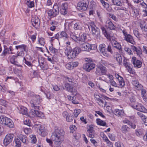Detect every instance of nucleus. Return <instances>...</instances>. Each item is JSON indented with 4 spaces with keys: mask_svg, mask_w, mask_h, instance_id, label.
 <instances>
[{
    "mask_svg": "<svg viewBox=\"0 0 147 147\" xmlns=\"http://www.w3.org/2000/svg\"><path fill=\"white\" fill-rule=\"evenodd\" d=\"M89 2L88 0H83L79 2L77 4V8L80 11H84L86 10Z\"/></svg>",
    "mask_w": 147,
    "mask_h": 147,
    "instance_id": "7",
    "label": "nucleus"
},
{
    "mask_svg": "<svg viewBox=\"0 0 147 147\" xmlns=\"http://www.w3.org/2000/svg\"><path fill=\"white\" fill-rule=\"evenodd\" d=\"M121 129L123 133H126L129 131L130 128L126 125H123L121 127Z\"/></svg>",
    "mask_w": 147,
    "mask_h": 147,
    "instance_id": "32",
    "label": "nucleus"
},
{
    "mask_svg": "<svg viewBox=\"0 0 147 147\" xmlns=\"http://www.w3.org/2000/svg\"><path fill=\"white\" fill-rule=\"evenodd\" d=\"M96 121L98 125L103 126H107V125L106 122L100 119H97Z\"/></svg>",
    "mask_w": 147,
    "mask_h": 147,
    "instance_id": "31",
    "label": "nucleus"
},
{
    "mask_svg": "<svg viewBox=\"0 0 147 147\" xmlns=\"http://www.w3.org/2000/svg\"><path fill=\"white\" fill-rule=\"evenodd\" d=\"M55 39H57L59 41L63 39V38L62 36V35L60 33H58L56 34L55 35Z\"/></svg>",
    "mask_w": 147,
    "mask_h": 147,
    "instance_id": "48",
    "label": "nucleus"
},
{
    "mask_svg": "<svg viewBox=\"0 0 147 147\" xmlns=\"http://www.w3.org/2000/svg\"><path fill=\"white\" fill-rule=\"evenodd\" d=\"M31 139V142L32 144H35L37 141L36 136L34 135H31L30 136Z\"/></svg>",
    "mask_w": 147,
    "mask_h": 147,
    "instance_id": "43",
    "label": "nucleus"
},
{
    "mask_svg": "<svg viewBox=\"0 0 147 147\" xmlns=\"http://www.w3.org/2000/svg\"><path fill=\"white\" fill-rule=\"evenodd\" d=\"M3 125H6L10 128H13L14 126V124L12 121L7 117Z\"/></svg>",
    "mask_w": 147,
    "mask_h": 147,
    "instance_id": "18",
    "label": "nucleus"
},
{
    "mask_svg": "<svg viewBox=\"0 0 147 147\" xmlns=\"http://www.w3.org/2000/svg\"><path fill=\"white\" fill-rule=\"evenodd\" d=\"M143 131L141 130H136V134L138 136H140L143 134Z\"/></svg>",
    "mask_w": 147,
    "mask_h": 147,
    "instance_id": "54",
    "label": "nucleus"
},
{
    "mask_svg": "<svg viewBox=\"0 0 147 147\" xmlns=\"http://www.w3.org/2000/svg\"><path fill=\"white\" fill-rule=\"evenodd\" d=\"M131 49L139 55L141 54V50L139 47H136L134 46H131Z\"/></svg>",
    "mask_w": 147,
    "mask_h": 147,
    "instance_id": "28",
    "label": "nucleus"
},
{
    "mask_svg": "<svg viewBox=\"0 0 147 147\" xmlns=\"http://www.w3.org/2000/svg\"><path fill=\"white\" fill-rule=\"evenodd\" d=\"M137 115L140 117L142 119V120L144 119L146 116L144 115L142 113L140 112H138L137 113Z\"/></svg>",
    "mask_w": 147,
    "mask_h": 147,
    "instance_id": "53",
    "label": "nucleus"
},
{
    "mask_svg": "<svg viewBox=\"0 0 147 147\" xmlns=\"http://www.w3.org/2000/svg\"><path fill=\"white\" fill-rule=\"evenodd\" d=\"M38 42L41 46H44L45 44V40L44 38H41L39 39Z\"/></svg>",
    "mask_w": 147,
    "mask_h": 147,
    "instance_id": "47",
    "label": "nucleus"
},
{
    "mask_svg": "<svg viewBox=\"0 0 147 147\" xmlns=\"http://www.w3.org/2000/svg\"><path fill=\"white\" fill-rule=\"evenodd\" d=\"M14 135L13 134H8L5 137L3 140V144L5 146H7L11 142L14 137Z\"/></svg>",
    "mask_w": 147,
    "mask_h": 147,
    "instance_id": "9",
    "label": "nucleus"
},
{
    "mask_svg": "<svg viewBox=\"0 0 147 147\" xmlns=\"http://www.w3.org/2000/svg\"><path fill=\"white\" fill-rule=\"evenodd\" d=\"M131 83L134 88L137 90H141L143 88V86L137 80H133Z\"/></svg>",
    "mask_w": 147,
    "mask_h": 147,
    "instance_id": "15",
    "label": "nucleus"
},
{
    "mask_svg": "<svg viewBox=\"0 0 147 147\" xmlns=\"http://www.w3.org/2000/svg\"><path fill=\"white\" fill-rule=\"evenodd\" d=\"M20 113L26 115H28V111L27 109L24 106H21L20 108Z\"/></svg>",
    "mask_w": 147,
    "mask_h": 147,
    "instance_id": "27",
    "label": "nucleus"
},
{
    "mask_svg": "<svg viewBox=\"0 0 147 147\" xmlns=\"http://www.w3.org/2000/svg\"><path fill=\"white\" fill-rule=\"evenodd\" d=\"M106 45L104 44H100L99 46V49L100 52L101 51H103L105 49Z\"/></svg>",
    "mask_w": 147,
    "mask_h": 147,
    "instance_id": "52",
    "label": "nucleus"
},
{
    "mask_svg": "<svg viewBox=\"0 0 147 147\" xmlns=\"http://www.w3.org/2000/svg\"><path fill=\"white\" fill-rule=\"evenodd\" d=\"M70 43L71 42L69 41L66 42V48L65 51V54L69 59L75 58L81 51L80 48L78 47L72 49L70 46Z\"/></svg>",
    "mask_w": 147,
    "mask_h": 147,
    "instance_id": "1",
    "label": "nucleus"
},
{
    "mask_svg": "<svg viewBox=\"0 0 147 147\" xmlns=\"http://www.w3.org/2000/svg\"><path fill=\"white\" fill-rule=\"evenodd\" d=\"M6 117L4 116H0V123L3 125Z\"/></svg>",
    "mask_w": 147,
    "mask_h": 147,
    "instance_id": "55",
    "label": "nucleus"
},
{
    "mask_svg": "<svg viewBox=\"0 0 147 147\" xmlns=\"http://www.w3.org/2000/svg\"><path fill=\"white\" fill-rule=\"evenodd\" d=\"M115 76L118 80V85L121 87L124 86L125 85V83L123 78L117 74H115Z\"/></svg>",
    "mask_w": 147,
    "mask_h": 147,
    "instance_id": "19",
    "label": "nucleus"
},
{
    "mask_svg": "<svg viewBox=\"0 0 147 147\" xmlns=\"http://www.w3.org/2000/svg\"><path fill=\"white\" fill-rule=\"evenodd\" d=\"M124 50L129 55H132V52L131 51V49L129 47L126 46H125L124 47Z\"/></svg>",
    "mask_w": 147,
    "mask_h": 147,
    "instance_id": "40",
    "label": "nucleus"
},
{
    "mask_svg": "<svg viewBox=\"0 0 147 147\" xmlns=\"http://www.w3.org/2000/svg\"><path fill=\"white\" fill-rule=\"evenodd\" d=\"M29 115L32 117L37 116L38 117H42L43 115L41 112H40L39 111H36L34 109L31 110L29 113Z\"/></svg>",
    "mask_w": 147,
    "mask_h": 147,
    "instance_id": "14",
    "label": "nucleus"
},
{
    "mask_svg": "<svg viewBox=\"0 0 147 147\" xmlns=\"http://www.w3.org/2000/svg\"><path fill=\"white\" fill-rule=\"evenodd\" d=\"M63 38V39H67L68 38V35L66 33L65 31H62L60 32Z\"/></svg>",
    "mask_w": 147,
    "mask_h": 147,
    "instance_id": "59",
    "label": "nucleus"
},
{
    "mask_svg": "<svg viewBox=\"0 0 147 147\" xmlns=\"http://www.w3.org/2000/svg\"><path fill=\"white\" fill-rule=\"evenodd\" d=\"M39 65L41 68L43 70H47L48 68V66L43 62L40 63L39 61Z\"/></svg>",
    "mask_w": 147,
    "mask_h": 147,
    "instance_id": "37",
    "label": "nucleus"
},
{
    "mask_svg": "<svg viewBox=\"0 0 147 147\" xmlns=\"http://www.w3.org/2000/svg\"><path fill=\"white\" fill-rule=\"evenodd\" d=\"M65 132L63 130L60 128H56L55 131L52 134L51 139L54 142H61L63 141Z\"/></svg>",
    "mask_w": 147,
    "mask_h": 147,
    "instance_id": "2",
    "label": "nucleus"
},
{
    "mask_svg": "<svg viewBox=\"0 0 147 147\" xmlns=\"http://www.w3.org/2000/svg\"><path fill=\"white\" fill-rule=\"evenodd\" d=\"M125 40L128 42H129L133 44L134 42V41L132 36L129 34L126 35L124 37Z\"/></svg>",
    "mask_w": 147,
    "mask_h": 147,
    "instance_id": "25",
    "label": "nucleus"
},
{
    "mask_svg": "<svg viewBox=\"0 0 147 147\" xmlns=\"http://www.w3.org/2000/svg\"><path fill=\"white\" fill-rule=\"evenodd\" d=\"M27 96L28 97L31 98H32L34 96H38L37 95H35L33 92L29 91L27 94Z\"/></svg>",
    "mask_w": 147,
    "mask_h": 147,
    "instance_id": "61",
    "label": "nucleus"
},
{
    "mask_svg": "<svg viewBox=\"0 0 147 147\" xmlns=\"http://www.w3.org/2000/svg\"><path fill=\"white\" fill-rule=\"evenodd\" d=\"M24 124L27 125L28 126L30 125V121L28 119H24Z\"/></svg>",
    "mask_w": 147,
    "mask_h": 147,
    "instance_id": "64",
    "label": "nucleus"
},
{
    "mask_svg": "<svg viewBox=\"0 0 147 147\" xmlns=\"http://www.w3.org/2000/svg\"><path fill=\"white\" fill-rule=\"evenodd\" d=\"M65 87L66 88V90L69 92L71 91V88H72V87L70 85V84L67 83L65 84Z\"/></svg>",
    "mask_w": 147,
    "mask_h": 147,
    "instance_id": "50",
    "label": "nucleus"
},
{
    "mask_svg": "<svg viewBox=\"0 0 147 147\" xmlns=\"http://www.w3.org/2000/svg\"><path fill=\"white\" fill-rule=\"evenodd\" d=\"M12 47H11L10 46L9 48H5L3 51L1 55V56L3 57H4L7 54H9L10 51L11 52L10 53L11 54H13V53L12 52Z\"/></svg>",
    "mask_w": 147,
    "mask_h": 147,
    "instance_id": "21",
    "label": "nucleus"
},
{
    "mask_svg": "<svg viewBox=\"0 0 147 147\" xmlns=\"http://www.w3.org/2000/svg\"><path fill=\"white\" fill-rule=\"evenodd\" d=\"M16 49L17 50H19L21 51L27 52L28 51V48L27 46L25 45H21L16 46Z\"/></svg>",
    "mask_w": 147,
    "mask_h": 147,
    "instance_id": "22",
    "label": "nucleus"
},
{
    "mask_svg": "<svg viewBox=\"0 0 147 147\" xmlns=\"http://www.w3.org/2000/svg\"><path fill=\"white\" fill-rule=\"evenodd\" d=\"M101 53L103 56L106 57H108L109 55V54L108 53L106 49L103 51L100 52Z\"/></svg>",
    "mask_w": 147,
    "mask_h": 147,
    "instance_id": "58",
    "label": "nucleus"
},
{
    "mask_svg": "<svg viewBox=\"0 0 147 147\" xmlns=\"http://www.w3.org/2000/svg\"><path fill=\"white\" fill-rule=\"evenodd\" d=\"M39 133L40 135L42 136H45L47 135V132L45 129L39 131Z\"/></svg>",
    "mask_w": 147,
    "mask_h": 147,
    "instance_id": "62",
    "label": "nucleus"
},
{
    "mask_svg": "<svg viewBox=\"0 0 147 147\" xmlns=\"http://www.w3.org/2000/svg\"><path fill=\"white\" fill-rule=\"evenodd\" d=\"M108 73V69L103 65H97L96 68L95 74L98 76L107 75Z\"/></svg>",
    "mask_w": 147,
    "mask_h": 147,
    "instance_id": "4",
    "label": "nucleus"
},
{
    "mask_svg": "<svg viewBox=\"0 0 147 147\" xmlns=\"http://www.w3.org/2000/svg\"><path fill=\"white\" fill-rule=\"evenodd\" d=\"M109 28L111 30H114L115 29V26L113 23L109 21L108 22Z\"/></svg>",
    "mask_w": 147,
    "mask_h": 147,
    "instance_id": "49",
    "label": "nucleus"
},
{
    "mask_svg": "<svg viewBox=\"0 0 147 147\" xmlns=\"http://www.w3.org/2000/svg\"><path fill=\"white\" fill-rule=\"evenodd\" d=\"M100 2L103 6L106 9H107L109 7V4L108 3L105 2L104 0H100Z\"/></svg>",
    "mask_w": 147,
    "mask_h": 147,
    "instance_id": "46",
    "label": "nucleus"
},
{
    "mask_svg": "<svg viewBox=\"0 0 147 147\" xmlns=\"http://www.w3.org/2000/svg\"><path fill=\"white\" fill-rule=\"evenodd\" d=\"M134 35L138 38L139 39L141 37L142 34H140L137 29L134 30L133 31Z\"/></svg>",
    "mask_w": 147,
    "mask_h": 147,
    "instance_id": "44",
    "label": "nucleus"
},
{
    "mask_svg": "<svg viewBox=\"0 0 147 147\" xmlns=\"http://www.w3.org/2000/svg\"><path fill=\"white\" fill-rule=\"evenodd\" d=\"M78 64V62H70L67 63L65 65V67L67 69L70 70L73 69L74 67L77 66Z\"/></svg>",
    "mask_w": 147,
    "mask_h": 147,
    "instance_id": "17",
    "label": "nucleus"
},
{
    "mask_svg": "<svg viewBox=\"0 0 147 147\" xmlns=\"http://www.w3.org/2000/svg\"><path fill=\"white\" fill-rule=\"evenodd\" d=\"M130 100L131 102L130 104L131 106L132 107V105L134 104H135L136 102H137L136 101V100L135 98L134 97H131L130 98Z\"/></svg>",
    "mask_w": 147,
    "mask_h": 147,
    "instance_id": "63",
    "label": "nucleus"
},
{
    "mask_svg": "<svg viewBox=\"0 0 147 147\" xmlns=\"http://www.w3.org/2000/svg\"><path fill=\"white\" fill-rule=\"evenodd\" d=\"M16 57L14 55L9 56L10 61L11 63L16 65L17 62L15 61V59Z\"/></svg>",
    "mask_w": 147,
    "mask_h": 147,
    "instance_id": "39",
    "label": "nucleus"
},
{
    "mask_svg": "<svg viewBox=\"0 0 147 147\" xmlns=\"http://www.w3.org/2000/svg\"><path fill=\"white\" fill-rule=\"evenodd\" d=\"M71 38L74 41L77 42H78V37L76 35L72 34L71 35Z\"/></svg>",
    "mask_w": 147,
    "mask_h": 147,
    "instance_id": "56",
    "label": "nucleus"
},
{
    "mask_svg": "<svg viewBox=\"0 0 147 147\" xmlns=\"http://www.w3.org/2000/svg\"><path fill=\"white\" fill-rule=\"evenodd\" d=\"M112 1L114 5L119 6L121 5V0H112Z\"/></svg>",
    "mask_w": 147,
    "mask_h": 147,
    "instance_id": "42",
    "label": "nucleus"
},
{
    "mask_svg": "<svg viewBox=\"0 0 147 147\" xmlns=\"http://www.w3.org/2000/svg\"><path fill=\"white\" fill-rule=\"evenodd\" d=\"M116 60L119 64H121L122 59L121 56L120 54L118 53L116 54Z\"/></svg>",
    "mask_w": 147,
    "mask_h": 147,
    "instance_id": "36",
    "label": "nucleus"
},
{
    "mask_svg": "<svg viewBox=\"0 0 147 147\" xmlns=\"http://www.w3.org/2000/svg\"><path fill=\"white\" fill-rule=\"evenodd\" d=\"M92 45L88 43H85L81 45V51H89L92 50Z\"/></svg>",
    "mask_w": 147,
    "mask_h": 147,
    "instance_id": "12",
    "label": "nucleus"
},
{
    "mask_svg": "<svg viewBox=\"0 0 147 147\" xmlns=\"http://www.w3.org/2000/svg\"><path fill=\"white\" fill-rule=\"evenodd\" d=\"M88 26L90 30L91 29L92 34L93 36L95 37L100 36V31L99 29L96 26L94 22H91Z\"/></svg>",
    "mask_w": 147,
    "mask_h": 147,
    "instance_id": "5",
    "label": "nucleus"
},
{
    "mask_svg": "<svg viewBox=\"0 0 147 147\" xmlns=\"http://www.w3.org/2000/svg\"><path fill=\"white\" fill-rule=\"evenodd\" d=\"M132 11L134 13V16H137L139 14V10L138 9L136 8L133 9Z\"/></svg>",
    "mask_w": 147,
    "mask_h": 147,
    "instance_id": "51",
    "label": "nucleus"
},
{
    "mask_svg": "<svg viewBox=\"0 0 147 147\" xmlns=\"http://www.w3.org/2000/svg\"><path fill=\"white\" fill-rule=\"evenodd\" d=\"M89 36V35L86 33H80L79 35V37H78V42L88 41L89 40L88 38Z\"/></svg>",
    "mask_w": 147,
    "mask_h": 147,
    "instance_id": "10",
    "label": "nucleus"
},
{
    "mask_svg": "<svg viewBox=\"0 0 147 147\" xmlns=\"http://www.w3.org/2000/svg\"><path fill=\"white\" fill-rule=\"evenodd\" d=\"M113 46L118 50L120 53L122 52L121 46L120 43L116 40L111 41Z\"/></svg>",
    "mask_w": 147,
    "mask_h": 147,
    "instance_id": "20",
    "label": "nucleus"
},
{
    "mask_svg": "<svg viewBox=\"0 0 147 147\" xmlns=\"http://www.w3.org/2000/svg\"><path fill=\"white\" fill-rule=\"evenodd\" d=\"M19 139L23 143L28 144V140L25 135H20L19 136Z\"/></svg>",
    "mask_w": 147,
    "mask_h": 147,
    "instance_id": "29",
    "label": "nucleus"
},
{
    "mask_svg": "<svg viewBox=\"0 0 147 147\" xmlns=\"http://www.w3.org/2000/svg\"><path fill=\"white\" fill-rule=\"evenodd\" d=\"M116 115L119 116H121L123 115L124 114L123 111L122 110H119L116 109L115 110Z\"/></svg>",
    "mask_w": 147,
    "mask_h": 147,
    "instance_id": "34",
    "label": "nucleus"
},
{
    "mask_svg": "<svg viewBox=\"0 0 147 147\" xmlns=\"http://www.w3.org/2000/svg\"><path fill=\"white\" fill-rule=\"evenodd\" d=\"M46 12H47L48 16L51 18L55 17L59 14V7L57 5H54L53 9L47 10Z\"/></svg>",
    "mask_w": 147,
    "mask_h": 147,
    "instance_id": "6",
    "label": "nucleus"
},
{
    "mask_svg": "<svg viewBox=\"0 0 147 147\" xmlns=\"http://www.w3.org/2000/svg\"><path fill=\"white\" fill-rule=\"evenodd\" d=\"M42 101V99L39 96H36L31 99L30 103L33 108L35 109H39Z\"/></svg>",
    "mask_w": 147,
    "mask_h": 147,
    "instance_id": "3",
    "label": "nucleus"
},
{
    "mask_svg": "<svg viewBox=\"0 0 147 147\" xmlns=\"http://www.w3.org/2000/svg\"><path fill=\"white\" fill-rule=\"evenodd\" d=\"M67 4L66 3H63L61 5V8L60 9L61 13L63 15L67 13Z\"/></svg>",
    "mask_w": 147,
    "mask_h": 147,
    "instance_id": "23",
    "label": "nucleus"
},
{
    "mask_svg": "<svg viewBox=\"0 0 147 147\" xmlns=\"http://www.w3.org/2000/svg\"><path fill=\"white\" fill-rule=\"evenodd\" d=\"M82 24L81 22H78L74 24V28L76 30H81L82 28Z\"/></svg>",
    "mask_w": 147,
    "mask_h": 147,
    "instance_id": "26",
    "label": "nucleus"
},
{
    "mask_svg": "<svg viewBox=\"0 0 147 147\" xmlns=\"http://www.w3.org/2000/svg\"><path fill=\"white\" fill-rule=\"evenodd\" d=\"M101 29L102 33L108 39H111L110 36L108 34L105 28L103 26L101 27Z\"/></svg>",
    "mask_w": 147,
    "mask_h": 147,
    "instance_id": "30",
    "label": "nucleus"
},
{
    "mask_svg": "<svg viewBox=\"0 0 147 147\" xmlns=\"http://www.w3.org/2000/svg\"><path fill=\"white\" fill-rule=\"evenodd\" d=\"M132 107L140 112L147 113V109L142 104L138 102L133 104Z\"/></svg>",
    "mask_w": 147,
    "mask_h": 147,
    "instance_id": "8",
    "label": "nucleus"
},
{
    "mask_svg": "<svg viewBox=\"0 0 147 147\" xmlns=\"http://www.w3.org/2000/svg\"><path fill=\"white\" fill-rule=\"evenodd\" d=\"M16 144V147H20L21 146V143L20 140L18 138H16L14 140Z\"/></svg>",
    "mask_w": 147,
    "mask_h": 147,
    "instance_id": "45",
    "label": "nucleus"
},
{
    "mask_svg": "<svg viewBox=\"0 0 147 147\" xmlns=\"http://www.w3.org/2000/svg\"><path fill=\"white\" fill-rule=\"evenodd\" d=\"M0 105H3L5 107H7L9 106V104L5 100L1 99L0 100Z\"/></svg>",
    "mask_w": 147,
    "mask_h": 147,
    "instance_id": "38",
    "label": "nucleus"
},
{
    "mask_svg": "<svg viewBox=\"0 0 147 147\" xmlns=\"http://www.w3.org/2000/svg\"><path fill=\"white\" fill-rule=\"evenodd\" d=\"M97 100L98 101V103L99 105H102L103 104L105 105V100H103L101 98H100Z\"/></svg>",
    "mask_w": 147,
    "mask_h": 147,
    "instance_id": "60",
    "label": "nucleus"
},
{
    "mask_svg": "<svg viewBox=\"0 0 147 147\" xmlns=\"http://www.w3.org/2000/svg\"><path fill=\"white\" fill-rule=\"evenodd\" d=\"M81 110L79 109H76L74 110V115L75 117H77L80 113Z\"/></svg>",
    "mask_w": 147,
    "mask_h": 147,
    "instance_id": "57",
    "label": "nucleus"
},
{
    "mask_svg": "<svg viewBox=\"0 0 147 147\" xmlns=\"http://www.w3.org/2000/svg\"><path fill=\"white\" fill-rule=\"evenodd\" d=\"M29 56L28 54H26V56L24 57L23 61L28 66H31L32 65L31 62L27 60V59L28 58L27 57Z\"/></svg>",
    "mask_w": 147,
    "mask_h": 147,
    "instance_id": "33",
    "label": "nucleus"
},
{
    "mask_svg": "<svg viewBox=\"0 0 147 147\" xmlns=\"http://www.w3.org/2000/svg\"><path fill=\"white\" fill-rule=\"evenodd\" d=\"M87 132L88 136V137L92 138L94 137L95 132L92 127L90 126L87 130Z\"/></svg>",
    "mask_w": 147,
    "mask_h": 147,
    "instance_id": "24",
    "label": "nucleus"
},
{
    "mask_svg": "<svg viewBox=\"0 0 147 147\" xmlns=\"http://www.w3.org/2000/svg\"><path fill=\"white\" fill-rule=\"evenodd\" d=\"M95 67V65L94 63H86L83 66V68L88 71L94 69Z\"/></svg>",
    "mask_w": 147,
    "mask_h": 147,
    "instance_id": "16",
    "label": "nucleus"
},
{
    "mask_svg": "<svg viewBox=\"0 0 147 147\" xmlns=\"http://www.w3.org/2000/svg\"><path fill=\"white\" fill-rule=\"evenodd\" d=\"M66 81H68L70 83V84H71L72 85H74L76 84L75 83V81L74 79L71 77H67L65 79Z\"/></svg>",
    "mask_w": 147,
    "mask_h": 147,
    "instance_id": "35",
    "label": "nucleus"
},
{
    "mask_svg": "<svg viewBox=\"0 0 147 147\" xmlns=\"http://www.w3.org/2000/svg\"><path fill=\"white\" fill-rule=\"evenodd\" d=\"M31 22L32 25L36 28L40 25V21L37 16H33L31 19Z\"/></svg>",
    "mask_w": 147,
    "mask_h": 147,
    "instance_id": "11",
    "label": "nucleus"
},
{
    "mask_svg": "<svg viewBox=\"0 0 147 147\" xmlns=\"http://www.w3.org/2000/svg\"><path fill=\"white\" fill-rule=\"evenodd\" d=\"M131 62L135 67L139 68L142 66V62L139 60L136 59L135 57H133L132 58Z\"/></svg>",
    "mask_w": 147,
    "mask_h": 147,
    "instance_id": "13",
    "label": "nucleus"
},
{
    "mask_svg": "<svg viewBox=\"0 0 147 147\" xmlns=\"http://www.w3.org/2000/svg\"><path fill=\"white\" fill-rule=\"evenodd\" d=\"M28 6L29 8H32L34 6V3L30 1V0H27L26 3Z\"/></svg>",
    "mask_w": 147,
    "mask_h": 147,
    "instance_id": "41",
    "label": "nucleus"
}]
</instances>
